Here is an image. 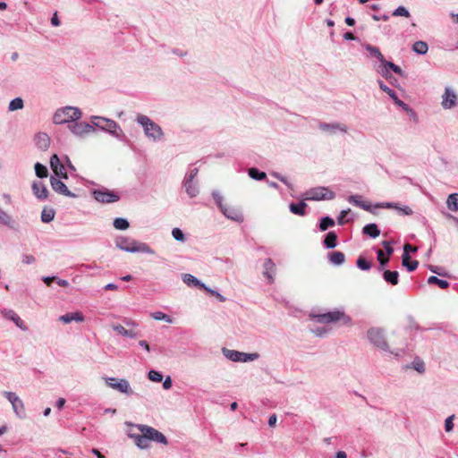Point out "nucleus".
<instances>
[{
    "instance_id": "3c124183",
    "label": "nucleus",
    "mask_w": 458,
    "mask_h": 458,
    "mask_svg": "<svg viewBox=\"0 0 458 458\" xmlns=\"http://www.w3.org/2000/svg\"><path fill=\"white\" fill-rule=\"evenodd\" d=\"M199 174V169L197 167H193L189 169V171L186 173L183 181H196V177Z\"/></svg>"
},
{
    "instance_id": "6e6552de",
    "label": "nucleus",
    "mask_w": 458,
    "mask_h": 458,
    "mask_svg": "<svg viewBox=\"0 0 458 458\" xmlns=\"http://www.w3.org/2000/svg\"><path fill=\"white\" fill-rule=\"evenodd\" d=\"M367 336L369 341L376 347L385 351L389 352L392 354H394L393 351L390 350V347L386 342L385 332L382 328L379 327H371L367 332ZM397 355V353H395Z\"/></svg>"
},
{
    "instance_id": "f704fd0d",
    "label": "nucleus",
    "mask_w": 458,
    "mask_h": 458,
    "mask_svg": "<svg viewBox=\"0 0 458 458\" xmlns=\"http://www.w3.org/2000/svg\"><path fill=\"white\" fill-rule=\"evenodd\" d=\"M365 49L369 52L371 57L377 58L379 61V63L385 60L384 55H382L378 47L367 44L365 45Z\"/></svg>"
},
{
    "instance_id": "58836bf2",
    "label": "nucleus",
    "mask_w": 458,
    "mask_h": 458,
    "mask_svg": "<svg viewBox=\"0 0 458 458\" xmlns=\"http://www.w3.org/2000/svg\"><path fill=\"white\" fill-rule=\"evenodd\" d=\"M412 50L419 55H425L428 50V46L425 41H416L412 45Z\"/></svg>"
},
{
    "instance_id": "8fccbe9b",
    "label": "nucleus",
    "mask_w": 458,
    "mask_h": 458,
    "mask_svg": "<svg viewBox=\"0 0 458 458\" xmlns=\"http://www.w3.org/2000/svg\"><path fill=\"white\" fill-rule=\"evenodd\" d=\"M393 15L394 16H403V17H406V18H409L411 16L410 14V12L408 11V9L404 6H398L394 12H393Z\"/></svg>"
},
{
    "instance_id": "c03bdc74",
    "label": "nucleus",
    "mask_w": 458,
    "mask_h": 458,
    "mask_svg": "<svg viewBox=\"0 0 458 458\" xmlns=\"http://www.w3.org/2000/svg\"><path fill=\"white\" fill-rule=\"evenodd\" d=\"M150 316L155 320H164L170 324L173 323V318L162 311L152 312Z\"/></svg>"
},
{
    "instance_id": "473e14b6",
    "label": "nucleus",
    "mask_w": 458,
    "mask_h": 458,
    "mask_svg": "<svg viewBox=\"0 0 458 458\" xmlns=\"http://www.w3.org/2000/svg\"><path fill=\"white\" fill-rule=\"evenodd\" d=\"M248 175L255 181H263L267 178V174L263 171L259 170L256 167H250L248 169Z\"/></svg>"
},
{
    "instance_id": "cd10ccee",
    "label": "nucleus",
    "mask_w": 458,
    "mask_h": 458,
    "mask_svg": "<svg viewBox=\"0 0 458 458\" xmlns=\"http://www.w3.org/2000/svg\"><path fill=\"white\" fill-rule=\"evenodd\" d=\"M264 276L270 281L273 282V276L275 274L276 265L271 259H267L264 262Z\"/></svg>"
},
{
    "instance_id": "9b49d317",
    "label": "nucleus",
    "mask_w": 458,
    "mask_h": 458,
    "mask_svg": "<svg viewBox=\"0 0 458 458\" xmlns=\"http://www.w3.org/2000/svg\"><path fill=\"white\" fill-rule=\"evenodd\" d=\"M318 130L328 135V136H334L338 133H347L348 127L344 123H339V122H334V123H325L321 122L318 125Z\"/></svg>"
},
{
    "instance_id": "20e7f679",
    "label": "nucleus",
    "mask_w": 458,
    "mask_h": 458,
    "mask_svg": "<svg viewBox=\"0 0 458 458\" xmlns=\"http://www.w3.org/2000/svg\"><path fill=\"white\" fill-rule=\"evenodd\" d=\"M82 117L81 110L77 106H66L55 110L53 115V123L60 125L79 121Z\"/></svg>"
},
{
    "instance_id": "72a5a7b5",
    "label": "nucleus",
    "mask_w": 458,
    "mask_h": 458,
    "mask_svg": "<svg viewBox=\"0 0 458 458\" xmlns=\"http://www.w3.org/2000/svg\"><path fill=\"white\" fill-rule=\"evenodd\" d=\"M306 202H291L290 210L295 215L302 216L305 214Z\"/></svg>"
},
{
    "instance_id": "1a4fd4ad",
    "label": "nucleus",
    "mask_w": 458,
    "mask_h": 458,
    "mask_svg": "<svg viewBox=\"0 0 458 458\" xmlns=\"http://www.w3.org/2000/svg\"><path fill=\"white\" fill-rule=\"evenodd\" d=\"M127 425L136 427L140 431V433H143L147 436L149 442L153 441L156 443L163 444L165 445L168 444L166 437L162 432L150 426L143 424L134 425L132 423H127Z\"/></svg>"
},
{
    "instance_id": "49530a36",
    "label": "nucleus",
    "mask_w": 458,
    "mask_h": 458,
    "mask_svg": "<svg viewBox=\"0 0 458 458\" xmlns=\"http://www.w3.org/2000/svg\"><path fill=\"white\" fill-rule=\"evenodd\" d=\"M35 173L38 177L45 178L47 176L48 171L45 165H41L40 163H36Z\"/></svg>"
},
{
    "instance_id": "052dcab7",
    "label": "nucleus",
    "mask_w": 458,
    "mask_h": 458,
    "mask_svg": "<svg viewBox=\"0 0 458 458\" xmlns=\"http://www.w3.org/2000/svg\"><path fill=\"white\" fill-rule=\"evenodd\" d=\"M123 323L128 328H132L134 330H137V327L139 326V324L136 321L130 318H125L123 320Z\"/></svg>"
},
{
    "instance_id": "4c0bfd02",
    "label": "nucleus",
    "mask_w": 458,
    "mask_h": 458,
    "mask_svg": "<svg viewBox=\"0 0 458 458\" xmlns=\"http://www.w3.org/2000/svg\"><path fill=\"white\" fill-rule=\"evenodd\" d=\"M55 215V211L50 208H44L41 213V221L43 223H49L54 220Z\"/></svg>"
},
{
    "instance_id": "dca6fc26",
    "label": "nucleus",
    "mask_w": 458,
    "mask_h": 458,
    "mask_svg": "<svg viewBox=\"0 0 458 458\" xmlns=\"http://www.w3.org/2000/svg\"><path fill=\"white\" fill-rule=\"evenodd\" d=\"M105 380L106 385L114 390H117L127 395L133 394V391L131 390L130 383L127 379L122 378L118 382H115L116 378L114 377H106Z\"/></svg>"
},
{
    "instance_id": "f8f14e48",
    "label": "nucleus",
    "mask_w": 458,
    "mask_h": 458,
    "mask_svg": "<svg viewBox=\"0 0 458 458\" xmlns=\"http://www.w3.org/2000/svg\"><path fill=\"white\" fill-rule=\"evenodd\" d=\"M4 396L11 403L13 412L20 419H24L25 407L22 400L13 392L4 391Z\"/></svg>"
},
{
    "instance_id": "680f3d73",
    "label": "nucleus",
    "mask_w": 458,
    "mask_h": 458,
    "mask_svg": "<svg viewBox=\"0 0 458 458\" xmlns=\"http://www.w3.org/2000/svg\"><path fill=\"white\" fill-rule=\"evenodd\" d=\"M312 333L319 337H323L327 335V330L325 327H318L312 330Z\"/></svg>"
},
{
    "instance_id": "39448f33",
    "label": "nucleus",
    "mask_w": 458,
    "mask_h": 458,
    "mask_svg": "<svg viewBox=\"0 0 458 458\" xmlns=\"http://www.w3.org/2000/svg\"><path fill=\"white\" fill-rule=\"evenodd\" d=\"M90 121L94 129L97 127L103 131L108 132L118 140H121L123 136V131L120 125L112 119L93 115L90 117Z\"/></svg>"
},
{
    "instance_id": "aec40b11",
    "label": "nucleus",
    "mask_w": 458,
    "mask_h": 458,
    "mask_svg": "<svg viewBox=\"0 0 458 458\" xmlns=\"http://www.w3.org/2000/svg\"><path fill=\"white\" fill-rule=\"evenodd\" d=\"M51 186L53 190L67 197H74L66 185L58 178L51 177Z\"/></svg>"
},
{
    "instance_id": "5701e85b",
    "label": "nucleus",
    "mask_w": 458,
    "mask_h": 458,
    "mask_svg": "<svg viewBox=\"0 0 458 458\" xmlns=\"http://www.w3.org/2000/svg\"><path fill=\"white\" fill-rule=\"evenodd\" d=\"M59 320L64 324L71 323L72 321L82 322L84 321V316L81 312L66 313L59 318Z\"/></svg>"
},
{
    "instance_id": "4d7b16f0",
    "label": "nucleus",
    "mask_w": 458,
    "mask_h": 458,
    "mask_svg": "<svg viewBox=\"0 0 458 458\" xmlns=\"http://www.w3.org/2000/svg\"><path fill=\"white\" fill-rule=\"evenodd\" d=\"M172 235L175 241L183 242L185 241V236L182 231L179 228H174L172 231Z\"/></svg>"
},
{
    "instance_id": "2eb2a0df",
    "label": "nucleus",
    "mask_w": 458,
    "mask_h": 458,
    "mask_svg": "<svg viewBox=\"0 0 458 458\" xmlns=\"http://www.w3.org/2000/svg\"><path fill=\"white\" fill-rule=\"evenodd\" d=\"M441 105L444 109H452L458 105V95L452 87L446 86L445 88Z\"/></svg>"
},
{
    "instance_id": "5fc2aeb1",
    "label": "nucleus",
    "mask_w": 458,
    "mask_h": 458,
    "mask_svg": "<svg viewBox=\"0 0 458 458\" xmlns=\"http://www.w3.org/2000/svg\"><path fill=\"white\" fill-rule=\"evenodd\" d=\"M351 210L350 209H347V210H342L340 215L338 216L337 217V223L338 225H344L346 222L352 220V218H347L346 220L345 217H347V216L350 214Z\"/></svg>"
},
{
    "instance_id": "37998d69",
    "label": "nucleus",
    "mask_w": 458,
    "mask_h": 458,
    "mask_svg": "<svg viewBox=\"0 0 458 458\" xmlns=\"http://www.w3.org/2000/svg\"><path fill=\"white\" fill-rule=\"evenodd\" d=\"M335 220L329 216H324L320 219L319 229L324 232L327 231L329 227L335 225Z\"/></svg>"
},
{
    "instance_id": "f3484780",
    "label": "nucleus",
    "mask_w": 458,
    "mask_h": 458,
    "mask_svg": "<svg viewBox=\"0 0 458 458\" xmlns=\"http://www.w3.org/2000/svg\"><path fill=\"white\" fill-rule=\"evenodd\" d=\"M93 196L95 200H119L121 196H119L116 192L108 191L106 188H101L98 190H95L93 191Z\"/></svg>"
},
{
    "instance_id": "7ed1b4c3",
    "label": "nucleus",
    "mask_w": 458,
    "mask_h": 458,
    "mask_svg": "<svg viewBox=\"0 0 458 458\" xmlns=\"http://www.w3.org/2000/svg\"><path fill=\"white\" fill-rule=\"evenodd\" d=\"M136 123L143 129L144 135L152 142H159L164 140V131L159 124L151 120L148 115L139 114Z\"/></svg>"
},
{
    "instance_id": "ddd939ff",
    "label": "nucleus",
    "mask_w": 458,
    "mask_h": 458,
    "mask_svg": "<svg viewBox=\"0 0 458 458\" xmlns=\"http://www.w3.org/2000/svg\"><path fill=\"white\" fill-rule=\"evenodd\" d=\"M220 211L228 218L233 221L242 222L243 216L242 211L232 205V202H216Z\"/></svg>"
},
{
    "instance_id": "b1692460",
    "label": "nucleus",
    "mask_w": 458,
    "mask_h": 458,
    "mask_svg": "<svg viewBox=\"0 0 458 458\" xmlns=\"http://www.w3.org/2000/svg\"><path fill=\"white\" fill-rule=\"evenodd\" d=\"M50 166L57 176L64 174V166L61 164L58 156L55 154L50 158Z\"/></svg>"
},
{
    "instance_id": "412c9836",
    "label": "nucleus",
    "mask_w": 458,
    "mask_h": 458,
    "mask_svg": "<svg viewBox=\"0 0 458 458\" xmlns=\"http://www.w3.org/2000/svg\"><path fill=\"white\" fill-rule=\"evenodd\" d=\"M31 189H32L33 194L35 195L36 198L46 199L47 197V192H48L47 189L42 182H40V181L33 182V183L31 185Z\"/></svg>"
},
{
    "instance_id": "13d9d810",
    "label": "nucleus",
    "mask_w": 458,
    "mask_h": 458,
    "mask_svg": "<svg viewBox=\"0 0 458 458\" xmlns=\"http://www.w3.org/2000/svg\"><path fill=\"white\" fill-rule=\"evenodd\" d=\"M205 291L207 293H208L209 294H211L212 296H215L219 301H221V302L225 301V298L221 293H219L217 291L213 290L208 286L205 287Z\"/></svg>"
},
{
    "instance_id": "9d476101",
    "label": "nucleus",
    "mask_w": 458,
    "mask_h": 458,
    "mask_svg": "<svg viewBox=\"0 0 458 458\" xmlns=\"http://www.w3.org/2000/svg\"><path fill=\"white\" fill-rule=\"evenodd\" d=\"M223 354L225 358L232 361H241V362H248V361H253L259 359V354L257 352L253 353H246L234 350H229L226 348H223L222 350Z\"/></svg>"
},
{
    "instance_id": "6e6d98bb",
    "label": "nucleus",
    "mask_w": 458,
    "mask_h": 458,
    "mask_svg": "<svg viewBox=\"0 0 458 458\" xmlns=\"http://www.w3.org/2000/svg\"><path fill=\"white\" fill-rule=\"evenodd\" d=\"M148 376L149 380L153 382H161L163 379V375L159 371L153 369L148 372Z\"/></svg>"
},
{
    "instance_id": "a878e982",
    "label": "nucleus",
    "mask_w": 458,
    "mask_h": 458,
    "mask_svg": "<svg viewBox=\"0 0 458 458\" xmlns=\"http://www.w3.org/2000/svg\"><path fill=\"white\" fill-rule=\"evenodd\" d=\"M182 281L189 286H196V287H199L203 290H205V287H207V285L205 284L200 282L198 278H196L194 276H192L191 274H183Z\"/></svg>"
},
{
    "instance_id": "e433bc0d",
    "label": "nucleus",
    "mask_w": 458,
    "mask_h": 458,
    "mask_svg": "<svg viewBox=\"0 0 458 458\" xmlns=\"http://www.w3.org/2000/svg\"><path fill=\"white\" fill-rule=\"evenodd\" d=\"M330 261L337 266L343 265L345 261V256L343 252L334 251L329 254Z\"/></svg>"
},
{
    "instance_id": "f03ea898",
    "label": "nucleus",
    "mask_w": 458,
    "mask_h": 458,
    "mask_svg": "<svg viewBox=\"0 0 458 458\" xmlns=\"http://www.w3.org/2000/svg\"><path fill=\"white\" fill-rule=\"evenodd\" d=\"M358 207L370 212L373 215L378 216L380 210L383 208L395 209L401 216H410L413 213L411 208L404 205L403 202H354Z\"/></svg>"
},
{
    "instance_id": "f257e3e1",
    "label": "nucleus",
    "mask_w": 458,
    "mask_h": 458,
    "mask_svg": "<svg viewBox=\"0 0 458 458\" xmlns=\"http://www.w3.org/2000/svg\"><path fill=\"white\" fill-rule=\"evenodd\" d=\"M280 182L286 187L287 193L284 195L286 198L289 197L297 200H331L336 198L335 192L330 187H313L299 196L296 186L286 176H283Z\"/></svg>"
},
{
    "instance_id": "7c9ffc66",
    "label": "nucleus",
    "mask_w": 458,
    "mask_h": 458,
    "mask_svg": "<svg viewBox=\"0 0 458 458\" xmlns=\"http://www.w3.org/2000/svg\"><path fill=\"white\" fill-rule=\"evenodd\" d=\"M399 274L397 271L385 270L383 272V278L386 282L392 285H396L398 284Z\"/></svg>"
},
{
    "instance_id": "09e8293b",
    "label": "nucleus",
    "mask_w": 458,
    "mask_h": 458,
    "mask_svg": "<svg viewBox=\"0 0 458 458\" xmlns=\"http://www.w3.org/2000/svg\"><path fill=\"white\" fill-rule=\"evenodd\" d=\"M377 260L379 262V270H383L384 267L387 265L388 261H389V259L388 258H386L384 257V252L382 250H377Z\"/></svg>"
},
{
    "instance_id": "774afa93",
    "label": "nucleus",
    "mask_w": 458,
    "mask_h": 458,
    "mask_svg": "<svg viewBox=\"0 0 458 458\" xmlns=\"http://www.w3.org/2000/svg\"><path fill=\"white\" fill-rule=\"evenodd\" d=\"M212 197L214 200H222L223 199L222 192L219 190H214L212 191Z\"/></svg>"
},
{
    "instance_id": "393cba45",
    "label": "nucleus",
    "mask_w": 458,
    "mask_h": 458,
    "mask_svg": "<svg viewBox=\"0 0 458 458\" xmlns=\"http://www.w3.org/2000/svg\"><path fill=\"white\" fill-rule=\"evenodd\" d=\"M0 224L8 226L11 229H16L17 223L7 212L0 208Z\"/></svg>"
},
{
    "instance_id": "4be33fe9",
    "label": "nucleus",
    "mask_w": 458,
    "mask_h": 458,
    "mask_svg": "<svg viewBox=\"0 0 458 458\" xmlns=\"http://www.w3.org/2000/svg\"><path fill=\"white\" fill-rule=\"evenodd\" d=\"M182 187L189 198L192 199L198 196L199 186L196 181H183Z\"/></svg>"
},
{
    "instance_id": "338daca9",
    "label": "nucleus",
    "mask_w": 458,
    "mask_h": 458,
    "mask_svg": "<svg viewBox=\"0 0 458 458\" xmlns=\"http://www.w3.org/2000/svg\"><path fill=\"white\" fill-rule=\"evenodd\" d=\"M417 251V248L409 244V243H406L404 246H403V253H408L409 252H416Z\"/></svg>"
},
{
    "instance_id": "79ce46f5",
    "label": "nucleus",
    "mask_w": 458,
    "mask_h": 458,
    "mask_svg": "<svg viewBox=\"0 0 458 458\" xmlns=\"http://www.w3.org/2000/svg\"><path fill=\"white\" fill-rule=\"evenodd\" d=\"M377 82L379 89L382 91H384L385 93H386L392 100H394L398 97L396 95V93L392 89H390L387 85H386L383 81L377 80Z\"/></svg>"
},
{
    "instance_id": "864d4df0",
    "label": "nucleus",
    "mask_w": 458,
    "mask_h": 458,
    "mask_svg": "<svg viewBox=\"0 0 458 458\" xmlns=\"http://www.w3.org/2000/svg\"><path fill=\"white\" fill-rule=\"evenodd\" d=\"M356 264L357 267L361 270H369L371 267L370 263L362 257H360L357 259Z\"/></svg>"
},
{
    "instance_id": "603ef678",
    "label": "nucleus",
    "mask_w": 458,
    "mask_h": 458,
    "mask_svg": "<svg viewBox=\"0 0 458 458\" xmlns=\"http://www.w3.org/2000/svg\"><path fill=\"white\" fill-rule=\"evenodd\" d=\"M386 65H387L388 68L391 69V72H394V73H396L402 77L405 76L404 72L402 70V68L400 66L396 65L395 64L388 61V63H386Z\"/></svg>"
},
{
    "instance_id": "69168bd1",
    "label": "nucleus",
    "mask_w": 458,
    "mask_h": 458,
    "mask_svg": "<svg viewBox=\"0 0 458 458\" xmlns=\"http://www.w3.org/2000/svg\"><path fill=\"white\" fill-rule=\"evenodd\" d=\"M35 260L36 259H35L34 256H32V255H23L22 256V263H24V264L30 265V264L34 263Z\"/></svg>"
},
{
    "instance_id": "c85d7f7f",
    "label": "nucleus",
    "mask_w": 458,
    "mask_h": 458,
    "mask_svg": "<svg viewBox=\"0 0 458 458\" xmlns=\"http://www.w3.org/2000/svg\"><path fill=\"white\" fill-rule=\"evenodd\" d=\"M402 264L409 272H412L418 267L419 262L417 260L411 261L410 255L403 253L402 256Z\"/></svg>"
},
{
    "instance_id": "e2e57ef3",
    "label": "nucleus",
    "mask_w": 458,
    "mask_h": 458,
    "mask_svg": "<svg viewBox=\"0 0 458 458\" xmlns=\"http://www.w3.org/2000/svg\"><path fill=\"white\" fill-rule=\"evenodd\" d=\"M382 245H383V247H384V249H385V250H386V254H387L388 256H390V255H392V254H393V252H394V249H393V247L391 246V244H390V242H387V241H384V242H382Z\"/></svg>"
},
{
    "instance_id": "0e129e2a",
    "label": "nucleus",
    "mask_w": 458,
    "mask_h": 458,
    "mask_svg": "<svg viewBox=\"0 0 458 458\" xmlns=\"http://www.w3.org/2000/svg\"><path fill=\"white\" fill-rule=\"evenodd\" d=\"M413 369L420 373H423L425 371V365L422 361L413 362Z\"/></svg>"
},
{
    "instance_id": "bb28decb",
    "label": "nucleus",
    "mask_w": 458,
    "mask_h": 458,
    "mask_svg": "<svg viewBox=\"0 0 458 458\" xmlns=\"http://www.w3.org/2000/svg\"><path fill=\"white\" fill-rule=\"evenodd\" d=\"M386 63H388V61L385 59L382 62H380L377 67L375 66V69L377 72V73H379L382 77H384L387 81H391L393 79L391 69L388 68L387 65H386Z\"/></svg>"
},
{
    "instance_id": "6ab92c4d",
    "label": "nucleus",
    "mask_w": 458,
    "mask_h": 458,
    "mask_svg": "<svg viewBox=\"0 0 458 458\" xmlns=\"http://www.w3.org/2000/svg\"><path fill=\"white\" fill-rule=\"evenodd\" d=\"M128 437L133 440L134 444L140 449L144 450V449H148L150 447L149 441H148L147 436L143 433H141V434L128 433Z\"/></svg>"
},
{
    "instance_id": "2f4dec72",
    "label": "nucleus",
    "mask_w": 458,
    "mask_h": 458,
    "mask_svg": "<svg viewBox=\"0 0 458 458\" xmlns=\"http://www.w3.org/2000/svg\"><path fill=\"white\" fill-rule=\"evenodd\" d=\"M324 245L327 249H334L337 245V234L335 232L327 233L324 239Z\"/></svg>"
},
{
    "instance_id": "bf43d9fd",
    "label": "nucleus",
    "mask_w": 458,
    "mask_h": 458,
    "mask_svg": "<svg viewBox=\"0 0 458 458\" xmlns=\"http://www.w3.org/2000/svg\"><path fill=\"white\" fill-rule=\"evenodd\" d=\"M454 419V415H451L449 417H447L445 419V429L446 432H450L453 430L454 428V423H453V420Z\"/></svg>"
},
{
    "instance_id": "a19ab883",
    "label": "nucleus",
    "mask_w": 458,
    "mask_h": 458,
    "mask_svg": "<svg viewBox=\"0 0 458 458\" xmlns=\"http://www.w3.org/2000/svg\"><path fill=\"white\" fill-rule=\"evenodd\" d=\"M24 106V102L21 98H15L9 103L8 110L11 112L22 109Z\"/></svg>"
},
{
    "instance_id": "4468645a",
    "label": "nucleus",
    "mask_w": 458,
    "mask_h": 458,
    "mask_svg": "<svg viewBox=\"0 0 458 458\" xmlns=\"http://www.w3.org/2000/svg\"><path fill=\"white\" fill-rule=\"evenodd\" d=\"M68 129L75 137L80 138L85 137L86 135L95 131L91 123L79 121L70 123L68 125Z\"/></svg>"
},
{
    "instance_id": "a18cd8bd",
    "label": "nucleus",
    "mask_w": 458,
    "mask_h": 458,
    "mask_svg": "<svg viewBox=\"0 0 458 458\" xmlns=\"http://www.w3.org/2000/svg\"><path fill=\"white\" fill-rule=\"evenodd\" d=\"M393 101L394 102V104L396 106L401 107L403 111L409 113L411 114V116H415L416 115L415 112L409 106V105L404 103L398 97L394 100H393Z\"/></svg>"
},
{
    "instance_id": "de8ad7c7",
    "label": "nucleus",
    "mask_w": 458,
    "mask_h": 458,
    "mask_svg": "<svg viewBox=\"0 0 458 458\" xmlns=\"http://www.w3.org/2000/svg\"><path fill=\"white\" fill-rule=\"evenodd\" d=\"M129 222L124 218H115L114 220V226L118 230H126L129 227Z\"/></svg>"
},
{
    "instance_id": "0eeeda50",
    "label": "nucleus",
    "mask_w": 458,
    "mask_h": 458,
    "mask_svg": "<svg viewBox=\"0 0 458 458\" xmlns=\"http://www.w3.org/2000/svg\"><path fill=\"white\" fill-rule=\"evenodd\" d=\"M310 316L318 323H320V324H328V323H333V322H337V321H343L344 324L351 323V318L349 316L345 315V313L344 311H340V310H334V311H329V312L322 313V314L312 313Z\"/></svg>"
},
{
    "instance_id": "c9c22d12",
    "label": "nucleus",
    "mask_w": 458,
    "mask_h": 458,
    "mask_svg": "<svg viewBox=\"0 0 458 458\" xmlns=\"http://www.w3.org/2000/svg\"><path fill=\"white\" fill-rule=\"evenodd\" d=\"M363 233L372 238H377L380 234V230L376 224H369L363 227Z\"/></svg>"
},
{
    "instance_id": "c756f323",
    "label": "nucleus",
    "mask_w": 458,
    "mask_h": 458,
    "mask_svg": "<svg viewBox=\"0 0 458 458\" xmlns=\"http://www.w3.org/2000/svg\"><path fill=\"white\" fill-rule=\"evenodd\" d=\"M4 316L6 318L13 321L15 323V325L20 327L21 329L22 330H26L27 327L26 326L24 325V322L21 319V318L13 311V310H7L5 313H4Z\"/></svg>"
},
{
    "instance_id": "423d86ee",
    "label": "nucleus",
    "mask_w": 458,
    "mask_h": 458,
    "mask_svg": "<svg viewBox=\"0 0 458 458\" xmlns=\"http://www.w3.org/2000/svg\"><path fill=\"white\" fill-rule=\"evenodd\" d=\"M115 246L126 252H143L148 254H154L155 251L146 243L139 242L134 240H131L127 237H119L115 240Z\"/></svg>"
},
{
    "instance_id": "ea45409f",
    "label": "nucleus",
    "mask_w": 458,
    "mask_h": 458,
    "mask_svg": "<svg viewBox=\"0 0 458 458\" xmlns=\"http://www.w3.org/2000/svg\"><path fill=\"white\" fill-rule=\"evenodd\" d=\"M429 284H437L441 289H446L449 286V282L446 280L440 279L435 276H431L428 279Z\"/></svg>"
},
{
    "instance_id": "a211bd4d",
    "label": "nucleus",
    "mask_w": 458,
    "mask_h": 458,
    "mask_svg": "<svg viewBox=\"0 0 458 458\" xmlns=\"http://www.w3.org/2000/svg\"><path fill=\"white\" fill-rule=\"evenodd\" d=\"M111 327L114 332L117 333V335L129 337L131 339L137 338L140 335V331L134 330L132 328H125L123 326L120 324H113Z\"/></svg>"
}]
</instances>
